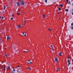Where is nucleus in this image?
<instances>
[{"instance_id":"f257e3e1","label":"nucleus","mask_w":73,"mask_h":73,"mask_svg":"<svg viewBox=\"0 0 73 73\" xmlns=\"http://www.w3.org/2000/svg\"><path fill=\"white\" fill-rule=\"evenodd\" d=\"M67 61L68 63L67 65L68 66H69V65H70V62L69 61V59Z\"/></svg>"},{"instance_id":"f03ea898","label":"nucleus","mask_w":73,"mask_h":73,"mask_svg":"<svg viewBox=\"0 0 73 73\" xmlns=\"http://www.w3.org/2000/svg\"><path fill=\"white\" fill-rule=\"evenodd\" d=\"M21 4L22 5H24V2L23 1H22L20 2Z\"/></svg>"},{"instance_id":"7ed1b4c3","label":"nucleus","mask_w":73,"mask_h":73,"mask_svg":"<svg viewBox=\"0 0 73 73\" xmlns=\"http://www.w3.org/2000/svg\"><path fill=\"white\" fill-rule=\"evenodd\" d=\"M55 60L56 62H57L58 61V58H56L55 59Z\"/></svg>"},{"instance_id":"20e7f679","label":"nucleus","mask_w":73,"mask_h":73,"mask_svg":"<svg viewBox=\"0 0 73 73\" xmlns=\"http://www.w3.org/2000/svg\"><path fill=\"white\" fill-rule=\"evenodd\" d=\"M23 35H24V36H26V33L25 32L24 33H23Z\"/></svg>"},{"instance_id":"39448f33","label":"nucleus","mask_w":73,"mask_h":73,"mask_svg":"<svg viewBox=\"0 0 73 73\" xmlns=\"http://www.w3.org/2000/svg\"><path fill=\"white\" fill-rule=\"evenodd\" d=\"M59 56H62V52H60L59 53Z\"/></svg>"},{"instance_id":"423d86ee","label":"nucleus","mask_w":73,"mask_h":73,"mask_svg":"<svg viewBox=\"0 0 73 73\" xmlns=\"http://www.w3.org/2000/svg\"><path fill=\"white\" fill-rule=\"evenodd\" d=\"M10 37H9V36H8L7 37V40H8L9 39H10Z\"/></svg>"},{"instance_id":"0eeeda50","label":"nucleus","mask_w":73,"mask_h":73,"mask_svg":"<svg viewBox=\"0 0 73 73\" xmlns=\"http://www.w3.org/2000/svg\"><path fill=\"white\" fill-rule=\"evenodd\" d=\"M17 27H18L19 28H21V25H19L17 26Z\"/></svg>"},{"instance_id":"6e6552de","label":"nucleus","mask_w":73,"mask_h":73,"mask_svg":"<svg viewBox=\"0 0 73 73\" xmlns=\"http://www.w3.org/2000/svg\"><path fill=\"white\" fill-rule=\"evenodd\" d=\"M17 5L18 7V6H19V5H20V3H19L17 2Z\"/></svg>"},{"instance_id":"1a4fd4ad","label":"nucleus","mask_w":73,"mask_h":73,"mask_svg":"<svg viewBox=\"0 0 73 73\" xmlns=\"http://www.w3.org/2000/svg\"><path fill=\"white\" fill-rule=\"evenodd\" d=\"M45 16H46L45 14H43L42 15V16L44 18H45Z\"/></svg>"},{"instance_id":"9d476101","label":"nucleus","mask_w":73,"mask_h":73,"mask_svg":"<svg viewBox=\"0 0 73 73\" xmlns=\"http://www.w3.org/2000/svg\"><path fill=\"white\" fill-rule=\"evenodd\" d=\"M28 69H29L30 70H31V68H27V70H28Z\"/></svg>"},{"instance_id":"9b49d317","label":"nucleus","mask_w":73,"mask_h":73,"mask_svg":"<svg viewBox=\"0 0 73 73\" xmlns=\"http://www.w3.org/2000/svg\"><path fill=\"white\" fill-rule=\"evenodd\" d=\"M65 11H67V12H68L69 11V10L68 9H65Z\"/></svg>"},{"instance_id":"f8f14e48","label":"nucleus","mask_w":73,"mask_h":73,"mask_svg":"<svg viewBox=\"0 0 73 73\" xmlns=\"http://www.w3.org/2000/svg\"><path fill=\"white\" fill-rule=\"evenodd\" d=\"M68 4H70V1H68L67 2Z\"/></svg>"},{"instance_id":"ddd939ff","label":"nucleus","mask_w":73,"mask_h":73,"mask_svg":"<svg viewBox=\"0 0 73 73\" xmlns=\"http://www.w3.org/2000/svg\"><path fill=\"white\" fill-rule=\"evenodd\" d=\"M57 70H58V71H59L60 70V68H57Z\"/></svg>"},{"instance_id":"4468645a","label":"nucleus","mask_w":73,"mask_h":73,"mask_svg":"<svg viewBox=\"0 0 73 73\" xmlns=\"http://www.w3.org/2000/svg\"><path fill=\"white\" fill-rule=\"evenodd\" d=\"M60 6L61 7H63V5L62 4H60Z\"/></svg>"},{"instance_id":"2eb2a0df","label":"nucleus","mask_w":73,"mask_h":73,"mask_svg":"<svg viewBox=\"0 0 73 73\" xmlns=\"http://www.w3.org/2000/svg\"><path fill=\"white\" fill-rule=\"evenodd\" d=\"M58 9H59L58 11H61V9L60 7H58Z\"/></svg>"},{"instance_id":"dca6fc26","label":"nucleus","mask_w":73,"mask_h":73,"mask_svg":"<svg viewBox=\"0 0 73 73\" xmlns=\"http://www.w3.org/2000/svg\"><path fill=\"white\" fill-rule=\"evenodd\" d=\"M48 31H51V30L50 29V28H49V29H48Z\"/></svg>"},{"instance_id":"f3484780","label":"nucleus","mask_w":73,"mask_h":73,"mask_svg":"<svg viewBox=\"0 0 73 73\" xmlns=\"http://www.w3.org/2000/svg\"><path fill=\"white\" fill-rule=\"evenodd\" d=\"M6 8V7H5V6H4V9H5Z\"/></svg>"},{"instance_id":"a211bd4d","label":"nucleus","mask_w":73,"mask_h":73,"mask_svg":"<svg viewBox=\"0 0 73 73\" xmlns=\"http://www.w3.org/2000/svg\"><path fill=\"white\" fill-rule=\"evenodd\" d=\"M5 56H6V57H7L8 56L6 54H5Z\"/></svg>"},{"instance_id":"6ab92c4d","label":"nucleus","mask_w":73,"mask_h":73,"mask_svg":"<svg viewBox=\"0 0 73 73\" xmlns=\"http://www.w3.org/2000/svg\"><path fill=\"white\" fill-rule=\"evenodd\" d=\"M8 69H11V68H10V67L9 66H8Z\"/></svg>"},{"instance_id":"aec40b11","label":"nucleus","mask_w":73,"mask_h":73,"mask_svg":"<svg viewBox=\"0 0 73 73\" xmlns=\"http://www.w3.org/2000/svg\"><path fill=\"white\" fill-rule=\"evenodd\" d=\"M69 69V70H71V67H70Z\"/></svg>"},{"instance_id":"412c9836","label":"nucleus","mask_w":73,"mask_h":73,"mask_svg":"<svg viewBox=\"0 0 73 73\" xmlns=\"http://www.w3.org/2000/svg\"><path fill=\"white\" fill-rule=\"evenodd\" d=\"M71 26H73V23H72L71 24Z\"/></svg>"},{"instance_id":"4be33fe9","label":"nucleus","mask_w":73,"mask_h":73,"mask_svg":"<svg viewBox=\"0 0 73 73\" xmlns=\"http://www.w3.org/2000/svg\"><path fill=\"white\" fill-rule=\"evenodd\" d=\"M23 52H25V53H27V52H28V51H24Z\"/></svg>"},{"instance_id":"5701e85b","label":"nucleus","mask_w":73,"mask_h":73,"mask_svg":"<svg viewBox=\"0 0 73 73\" xmlns=\"http://www.w3.org/2000/svg\"><path fill=\"white\" fill-rule=\"evenodd\" d=\"M20 13H17V15H20Z\"/></svg>"},{"instance_id":"b1692460","label":"nucleus","mask_w":73,"mask_h":73,"mask_svg":"<svg viewBox=\"0 0 73 73\" xmlns=\"http://www.w3.org/2000/svg\"><path fill=\"white\" fill-rule=\"evenodd\" d=\"M71 29H73V26H72V27H71Z\"/></svg>"},{"instance_id":"393cba45","label":"nucleus","mask_w":73,"mask_h":73,"mask_svg":"<svg viewBox=\"0 0 73 73\" xmlns=\"http://www.w3.org/2000/svg\"><path fill=\"white\" fill-rule=\"evenodd\" d=\"M5 68L6 67H4V69H3V70H5Z\"/></svg>"},{"instance_id":"a878e982","label":"nucleus","mask_w":73,"mask_h":73,"mask_svg":"<svg viewBox=\"0 0 73 73\" xmlns=\"http://www.w3.org/2000/svg\"><path fill=\"white\" fill-rule=\"evenodd\" d=\"M45 3H47V1H46V0H45Z\"/></svg>"},{"instance_id":"bb28decb","label":"nucleus","mask_w":73,"mask_h":73,"mask_svg":"<svg viewBox=\"0 0 73 73\" xmlns=\"http://www.w3.org/2000/svg\"><path fill=\"white\" fill-rule=\"evenodd\" d=\"M13 72H15V69H13Z\"/></svg>"},{"instance_id":"cd10ccee","label":"nucleus","mask_w":73,"mask_h":73,"mask_svg":"<svg viewBox=\"0 0 73 73\" xmlns=\"http://www.w3.org/2000/svg\"><path fill=\"white\" fill-rule=\"evenodd\" d=\"M24 21L25 23H27V21L25 20H24Z\"/></svg>"},{"instance_id":"c85d7f7f","label":"nucleus","mask_w":73,"mask_h":73,"mask_svg":"<svg viewBox=\"0 0 73 73\" xmlns=\"http://www.w3.org/2000/svg\"><path fill=\"white\" fill-rule=\"evenodd\" d=\"M11 19V20H13V18H11V19Z\"/></svg>"},{"instance_id":"c756f323","label":"nucleus","mask_w":73,"mask_h":73,"mask_svg":"<svg viewBox=\"0 0 73 73\" xmlns=\"http://www.w3.org/2000/svg\"><path fill=\"white\" fill-rule=\"evenodd\" d=\"M66 0V2H67H67H68V0Z\"/></svg>"},{"instance_id":"7c9ffc66","label":"nucleus","mask_w":73,"mask_h":73,"mask_svg":"<svg viewBox=\"0 0 73 73\" xmlns=\"http://www.w3.org/2000/svg\"><path fill=\"white\" fill-rule=\"evenodd\" d=\"M12 16H13V17H14V14H13Z\"/></svg>"},{"instance_id":"2f4dec72","label":"nucleus","mask_w":73,"mask_h":73,"mask_svg":"<svg viewBox=\"0 0 73 73\" xmlns=\"http://www.w3.org/2000/svg\"><path fill=\"white\" fill-rule=\"evenodd\" d=\"M2 19H4V17H3L2 18Z\"/></svg>"},{"instance_id":"473e14b6","label":"nucleus","mask_w":73,"mask_h":73,"mask_svg":"<svg viewBox=\"0 0 73 73\" xmlns=\"http://www.w3.org/2000/svg\"><path fill=\"white\" fill-rule=\"evenodd\" d=\"M68 59H70V57H68Z\"/></svg>"},{"instance_id":"72a5a7b5","label":"nucleus","mask_w":73,"mask_h":73,"mask_svg":"<svg viewBox=\"0 0 73 73\" xmlns=\"http://www.w3.org/2000/svg\"><path fill=\"white\" fill-rule=\"evenodd\" d=\"M28 61L29 62V61H31V60H28Z\"/></svg>"},{"instance_id":"f704fd0d","label":"nucleus","mask_w":73,"mask_h":73,"mask_svg":"<svg viewBox=\"0 0 73 73\" xmlns=\"http://www.w3.org/2000/svg\"><path fill=\"white\" fill-rule=\"evenodd\" d=\"M19 67H20V66H18L17 67V68H19Z\"/></svg>"},{"instance_id":"c9c22d12","label":"nucleus","mask_w":73,"mask_h":73,"mask_svg":"<svg viewBox=\"0 0 73 73\" xmlns=\"http://www.w3.org/2000/svg\"><path fill=\"white\" fill-rule=\"evenodd\" d=\"M20 72V71H19V70H18L17 71V72Z\"/></svg>"},{"instance_id":"e433bc0d","label":"nucleus","mask_w":73,"mask_h":73,"mask_svg":"<svg viewBox=\"0 0 73 73\" xmlns=\"http://www.w3.org/2000/svg\"><path fill=\"white\" fill-rule=\"evenodd\" d=\"M53 46H52V45H50V46H51V47H52Z\"/></svg>"},{"instance_id":"4c0bfd02","label":"nucleus","mask_w":73,"mask_h":73,"mask_svg":"<svg viewBox=\"0 0 73 73\" xmlns=\"http://www.w3.org/2000/svg\"><path fill=\"white\" fill-rule=\"evenodd\" d=\"M18 10L19 11H20V9H19Z\"/></svg>"},{"instance_id":"58836bf2","label":"nucleus","mask_w":73,"mask_h":73,"mask_svg":"<svg viewBox=\"0 0 73 73\" xmlns=\"http://www.w3.org/2000/svg\"><path fill=\"white\" fill-rule=\"evenodd\" d=\"M27 63L28 64H30L29 63V62H27Z\"/></svg>"},{"instance_id":"ea45409f","label":"nucleus","mask_w":73,"mask_h":73,"mask_svg":"<svg viewBox=\"0 0 73 73\" xmlns=\"http://www.w3.org/2000/svg\"><path fill=\"white\" fill-rule=\"evenodd\" d=\"M30 63H31H31H32V62H30Z\"/></svg>"},{"instance_id":"a19ab883","label":"nucleus","mask_w":73,"mask_h":73,"mask_svg":"<svg viewBox=\"0 0 73 73\" xmlns=\"http://www.w3.org/2000/svg\"><path fill=\"white\" fill-rule=\"evenodd\" d=\"M25 12H24L23 13H25Z\"/></svg>"},{"instance_id":"79ce46f5","label":"nucleus","mask_w":73,"mask_h":73,"mask_svg":"<svg viewBox=\"0 0 73 73\" xmlns=\"http://www.w3.org/2000/svg\"><path fill=\"white\" fill-rule=\"evenodd\" d=\"M1 63H2V64H3V62H1Z\"/></svg>"},{"instance_id":"37998d69","label":"nucleus","mask_w":73,"mask_h":73,"mask_svg":"<svg viewBox=\"0 0 73 73\" xmlns=\"http://www.w3.org/2000/svg\"><path fill=\"white\" fill-rule=\"evenodd\" d=\"M1 17H0V19H1Z\"/></svg>"},{"instance_id":"c03bdc74","label":"nucleus","mask_w":73,"mask_h":73,"mask_svg":"<svg viewBox=\"0 0 73 73\" xmlns=\"http://www.w3.org/2000/svg\"><path fill=\"white\" fill-rule=\"evenodd\" d=\"M59 20H61V18H59Z\"/></svg>"},{"instance_id":"a18cd8bd","label":"nucleus","mask_w":73,"mask_h":73,"mask_svg":"<svg viewBox=\"0 0 73 73\" xmlns=\"http://www.w3.org/2000/svg\"><path fill=\"white\" fill-rule=\"evenodd\" d=\"M12 68H13V69H14V67H13Z\"/></svg>"},{"instance_id":"49530a36","label":"nucleus","mask_w":73,"mask_h":73,"mask_svg":"<svg viewBox=\"0 0 73 73\" xmlns=\"http://www.w3.org/2000/svg\"><path fill=\"white\" fill-rule=\"evenodd\" d=\"M2 69H3V67H2Z\"/></svg>"},{"instance_id":"de8ad7c7","label":"nucleus","mask_w":73,"mask_h":73,"mask_svg":"<svg viewBox=\"0 0 73 73\" xmlns=\"http://www.w3.org/2000/svg\"><path fill=\"white\" fill-rule=\"evenodd\" d=\"M52 48H53V47H52Z\"/></svg>"},{"instance_id":"09e8293b","label":"nucleus","mask_w":73,"mask_h":73,"mask_svg":"<svg viewBox=\"0 0 73 73\" xmlns=\"http://www.w3.org/2000/svg\"><path fill=\"white\" fill-rule=\"evenodd\" d=\"M72 11H73V9H72Z\"/></svg>"},{"instance_id":"8fccbe9b","label":"nucleus","mask_w":73,"mask_h":73,"mask_svg":"<svg viewBox=\"0 0 73 73\" xmlns=\"http://www.w3.org/2000/svg\"><path fill=\"white\" fill-rule=\"evenodd\" d=\"M25 23H24V25H25Z\"/></svg>"},{"instance_id":"3c124183","label":"nucleus","mask_w":73,"mask_h":73,"mask_svg":"<svg viewBox=\"0 0 73 73\" xmlns=\"http://www.w3.org/2000/svg\"><path fill=\"white\" fill-rule=\"evenodd\" d=\"M58 14H60V13H58Z\"/></svg>"},{"instance_id":"603ef678","label":"nucleus","mask_w":73,"mask_h":73,"mask_svg":"<svg viewBox=\"0 0 73 73\" xmlns=\"http://www.w3.org/2000/svg\"><path fill=\"white\" fill-rule=\"evenodd\" d=\"M3 63H4V62H3Z\"/></svg>"},{"instance_id":"864d4df0","label":"nucleus","mask_w":73,"mask_h":73,"mask_svg":"<svg viewBox=\"0 0 73 73\" xmlns=\"http://www.w3.org/2000/svg\"><path fill=\"white\" fill-rule=\"evenodd\" d=\"M46 1H48V0H46Z\"/></svg>"},{"instance_id":"5fc2aeb1","label":"nucleus","mask_w":73,"mask_h":73,"mask_svg":"<svg viewBox=\"0 0 73 73\" xmlns=\"http://www.w3.org/2000/svg\"><path fill=\"white\" fill-rule=\"evenodd\" d=\"M20 71H21V70H20Z\"/></svg>"}]
</instances>
